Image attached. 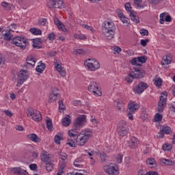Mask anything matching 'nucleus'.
Instances as JSON below:
<instances>
[{
  "label": "nucleus",
  "mask_w": 175,
  "mask_h": 175,
  "mask_svg": "<svg viewBox=\"0 0 175 175\" xmlns=\"http://www.w3.org/2000/svg\"><path fill=\"white\" fill-rule=\"evenodd\" d=\"M167 92H163L161 96H160L159 101L158 103L157 111L159 113H163V110L166 107V100H167Z\"/></svg>",
  "instance_id": "nucleus-7"
},
{
  "label": "nucleus",
  "mask_w": 175,
  "mask_h": 175,
  "mask_svg": "<svg viewBox=\"0 0 175 175\" xmlns=\"http://www.w3.org/2000/svg\"><path fill=\"white\" fill-rule=\"evenodd\" d=\"M139 139L135 137H131L130 140L129 141V147L131 150H135L139 147Z\"/></svg>",
  "instance_id": "nucleus-16"
},
{
  "label": "nucleus",
  "mask_w": 175,
  "mask_h": 175,
  "mask_svg": "<svg viewBox=\"0 0 175 175\" xmlns=\"http://www.w3.org/2000/svg\"><path fill=\"white\" fill-rule=\"evenodd\" d=\"M130 64H131V65H135L136 66H142V64H139L137 57H134L133 59L130 60Z\"/></svg>",
  "instance_id": "nucleus-42"
},
{
  "label": "nucleus",
  "mask_w": 175,
  "mask_h": 175,
  "mask_svg": "<svg viewBox=\"0 0 175 175\" xmlns=\"http://www.w3.org/2000/svg\"><path fill=\"white\" fill-rule=\"evenodd\" d=\"M64 5V0H50L49 3V9H59Z\"/></svg>",
  "instance_id": "nucleus-14"
},
{
  "label": "nucleus",
  "mask_w": 175,
  "mask_h": 175,
  "mask_svg": "<svg viewBox=\"0 0 175 175\" xmlns=\"http://www.w3.org/2000/svg\"><path fill=\"white\" fill-rule=\"evenodd\" d=\"M62 125L63 126H69V125H70V116L68 115L67 117L64 118L62 120Z\"/></svg>",
  "instance_id": "nucleus-29"
},
{
  "label": "nucleus",
  "mask_w": 175,
  "mask_h": 175,
  "mask_svg": "<svg viewBox=\"0 0 175 175\" xmlns=\"http://www.w3.org/2000/svg\"><path fill=\"white\" fill-rule=\"evenodd\" d=\"M104 171L105 173L109 175H118L119 170L117 165L111 166V165H105L104 167Z\"/></svg>",
  "instance_id": "nucleus-13"
},
{
  "label": "nucleus",
  "mask_w": 175,
  "mask_h": 175,
  "mask_svg": "<svg viewBox=\"0 0 175 175\" xmlns=\"http://www.w3.org/2000/svg\"><path fill=\"white\" fill-rule=\"evenodd\" d=\"M59 158L63 161L62 163H65V161L68 159V154H66V153L60 152Z\"/></svg>",
  "instance_id": "nucleus-40"
},
{
  "label": "nucleus",
  "mask_w": 175,
  "mask_h": 175,
  "mask_svg": "<svg viewBox=\"0 0 175 175\" xmlns=\"http://www.w3.org/2000/svg\"><path fill=\"white\" fill-rule=\"evenodd\" d=\"M1 5L3 6L6 10H10L12 8H13V5L12 3H8L5 1L1 3Z\"/></svg>",
  "instance_id": "nucleus-36"
},
{
  "label": "nucleus",
  "mask_w": 175,
  "mask_h": 175,
  "mask_svg": "<svg viewBox=\"0 0 175 175\" xmlns=\"http://www.w3.org/2000/svg\"><path fill=\"white\" fill-rule=\"evenodd\" d=\"M146 165H155V159H148L146 160Z\"/></svg>",
  "instance_id": "nucleus-55"
},
{
  "label": "nucleus",
  "mask_w": 175,
  "mask_h": 175,
  "mask_svg": "<svg viewBox=\"0 0 175 175\" xmlns=\"http://www.w3.org/2000/svg\"><path fill=\"white\" fill-rule=\"evenodd\" d=\"M100 161L101 162L103 163V162H106V158H107V154L105 152H101L100 154Z\"/></svg>",
  "instance_id": "nucleus-48"
},
{
  "label": "nucleus",
  "mask_w": 175,
  "mask_h": 175,
  "mask_svg": "<svg viewBox=\"0 0 175 175\" xmlns=\"http://www.w3.org/2000/svg\"><path fill=\"white\" fill-rule=\"evenodd\" d=\"M19 172H18V175H27L28 174V172L25 170H23L21 167H19Z\"/></svg>",
  "instance_id": "nucleus-56"
},
{
  "label": "nucleus",
  "mask_w": 175,
  "mask_h": 175,
  "mask_svg": "<svg viewBox=\"0 0 175 175\" xmlns=\"http://www.w3.org/2000/svg\"><path fill=\"white\" fill-rule=\"evenodd\" d=\"M147 88H148V84H147V83L140 81L134 88H133V91L134 94L142 95Z\"/></svg>",
  "instance_id": "nucleus-9"
},
{
  "label": "nucleus",
  "mask_w": 175,
  "mask_h": 175,
  "mask_svg": "<svg viewBox=\"0 0 175 175\" xmlns=\"http://www.w3.org/2000/svg\"><path fill=\"white\" fill-rule=\"evenodd\" d=\"M154 84L156 87H161L162 85V79L161 78H155L154 80Z\"/></svg>",
  "instance_id": "nucleus-39"
},
{
  "label": "nucleus",
  "mask_w": 175,
  "mask_h": 175,
  "mask_svg": "<svg viewBox=\"0 0 175 175\" xmlns=\"http://www.w3.org/2000/svg\"><path fill=\"white\" fill-rule=\"evenodd\" d=\"M150 3H152V5H158L159 3H161L162 1L163 0H148Z\"/></svg>",
  "instance_id": "nucleus-58"
},
{
  "label": "nucleus",
  "mask_w": 175,
  "mask_h": 175,
  "mask_svg": "<svg viewBox=\"0 0 175 175\" xmlns=\"http://www.w3.org/2000/svg\"><path fill=\"white\" fill-rule=\"evenodd\" d=\"M127 109V116L128 118L131 120L133 121V113L140 109V105H139L135 102L131 103L129 104Z\"/></svg>",
  "instance_id": "nucleus-8"
},
{
  "label": "nucleus",
  "mask_w": 175,
  "mask_h": 175,
  "mask_svg": "<svg viewBox=\"0 0 175 175\" xmlns=\"http://www.w3.org/2000/svg\"><path fill=\"white\" fill-rule=\"evenodd\" d=\"M103 29L116 31V25H114V23H113V22H109L107 21H105L103 24Z\"/></svg>",
  "instance_id": "nucleus-19"
},
{
  "label": "nucleus",
  "mask_w": 175,
  "mask_h": 175,
  "mask_svg": "<svg viewBox=\"0 0 175 175\" xmlns=\"http://www.w3.org/2000/svg\"><path fill=\"white\" fill-rule=\"evenodd\" d=\"M29 169H30V170H37L38 165H36V164H30L29 165Z\"/></svg>",
  "instance_id": "nucleus-64"
},
{
  "label": "nucleus",
  "mask_w": 175,
  "mask_h": 175,
  "mask_svg": "<svg viewBox=\"0 0 175 175\" xmlns=\"http://www.w3.org/2000/svg\"><path fill=\"white\" fill-rule=\"evenodd\" d=\"M123 157H124V155H122V154H118V156L116 157L117 163H121L122 162Z\"/></svg>",
  "instance_id": "nucleus-54"
},
{
  "label": "nucleus",
  "mask_w": 175,
  "mask_h": 175,
  "mask_svg": "<svg viewBox=\"0 0 175 175\" xmlns=\"http://www.w3.org/2000/svg\"><path fill=\"white\" fill-rule=\"evenodd\" d=\"M68 135L69 137H77L79 134L76 133V130H69L68 132Z\"/></svg>",
  "instance_id": "nucleus-37"
},
{
  "label": "nucleus",
  "mask_w": 175,
  "mask_h": 175,
  "mask_svg": "<svg viewBox=\"0 0 175 175\" xmlns=\"http://www.w3.org/2000/svg\"><path fill=\"white\" fill-rule=\"evenodd\" d=\"M26 61L27 62L25 64V66H26V68H28V65H30L31 68H33L35 66V64H36V60L33 57H32V55L27 57Z\"/></svg>",
  "instance_id": "nucleus-20"
},
{
  "label": "nucleus",
  "mask_w": 175,
  "mask_h": 175,
  "mask_svg": "<svg viewBox=\"0 0 175 175\" xmlns=\"http://www.w3.org/2000/svg\"><path fill=\"white\" fill-rule=\"evenodd\" d=\"M92 136V130L91 129H85L82 130L77 137V145L79 147L85 146V144Z\"/></svg>",
  "instance_id": "nucleus-1"
},
{
  "label": "nucleus",
  "mask_w": 175,
  "mask_h": 175,
  "mask_svg": "<svg viewBox=\"0 0 175 175\" xmlns=\"http://www.w3.org/2000/svg\"><path fill=\"white\" fill-rule=\"evenodd\" d=\"M154 121L155 122H159V121H162V115L159 113H157L154 116Z\"/></svg>",
  "instance_id": "nucleus-47"
},
{
  "label": "nucleus",
  "mask_w": 175,
  "mask_h": 175,
  "mask_svg": "<svg viewBox=\"0 0 175 175\" xmlns=\"http://www.w3.org/2000/svg\"><path fill=\"white\" fill-rule=\"evenodd\" d=\"M165 16H166V12H163L160 14V20H159L160 24H165Z\"/></svg>",
  "instance_id": "nucleus-46"
},
{
  "label": "nucleus",
  "mask_w": 175,
  "mask_h": 175,
  "mask_svg": "<svg viewBox=\"0 0 175 175\" xmlns=\"http://www.w3.org/2000/svg\"><path fill=\"white\" fill-rule=\"evenodd\" d=\"M115 106L119 111H122L124 110V103L122 101H115Z\"/></svg>",
  "instance_id": "nucleus-31"
},
{
  "label": "nucleus",
  "mask_w": 175,
  "mask_h": 175,
  "mask_svg": "<svg viewBox=\"0 0 175 175\" xmlns=\"http://www.w3.org/2000/svg\"><path fill=\"white\" fill-rule=\"evenodd\" d=\"M54 23L55 25L59 28V29H62L63 32H65L66 31V29H65V26H64V24H62V22L59 21L58 18H54Z\"/></svg>",
  "instance_id": "nucleus-23"
},
{
  "label": "nucleus",
  "mask_w": 175,
  "mask_h": 175,
  "mask_svg": "<svg viewBox=\"0 0 175 175\" xmlns=\"http://www.w3.org/2000/svg\"><path fill=\"white\" fill-rule=\"evenodd\" d=\"M41 161L44 162L45 163L47 162H50L49 160L50 159V154L47 152H43L40 155Z\"/></svg>",
  "instance_id": "nucleus-25"
},
{
  "label": "nucleus",
  "mask_w": 175,
  "mask_h": 175,
  "mask_svg": "<svg viewBox=\"0 0 175 175\" xmlns=\"http://www.w3.org/2000/svg\"><path fill=\"white\" fill-rule=\"evenodd\" d=\"M139 33H141L142 36H148V30L145 29H140Z\"/></svg>",
  "instance_id": "nucleus-51"
},
{
  "label": "nucleus",
  "mask_w": 175,
  "mask_h": 175,
  "mask_svg": "<svg viewBox=\"0 0 175 175\" xmlns=\"http://www.w3.org/2000/svg\"><path fill=\"white\" fill-rule=\"evenodd\" d=\"M161 162L163 165H165V166H173L174 165V161L167 159H161Z\"/></svg>",
  "instance_id": "nucleus-28"
},
{
  "label": "nucleus",
  "mask_w": 175,
  "mask_h": 175,
  "mask_svg": "<svg viewBox=\"0 0 175 175\" xmlns=\"http://www.w3.org/2000/svg\"><path fill=\"white\" fill-rule=\"evenodd\" d=\"M76 143L77 144V137H68L67 138V146L70 147H76Z\"/></svg>",
  "instance_id": "nucleus-21"
},
{
  "label": "nucleus",
  "mask_w": 175,
  "mask_h": 175,
  "mask_svg": "<svg viewBox=\"0 0 175 175\" xmlns=\"http://www.w3.org/2000/svg\"><path fill=\"white\" fill-rule=\"evenodd\" d=\"M33 49H42V42L40 38L33 39Z\"/></svg>",
  "instance_id": "nucleus-27"
},
{
  "label": "nucleus",
  "mask_w": 175,
  "mask_h": 175,
  "mask_svg": "<svg viewBox=\"0 0 175 175\" xmlns=\"http://www.w3.org/2000/svg\"><path fill=\"white\" fill-rule=\"evenodd\" d=\"M130 16L131 17L132 21L136 23L137 24L140 23L139 17L135 14V12H130Z\"/></svg>",
  "instance_id": "nucleus-34"
},
{
  "label": "nucleus",
  "mask_w": 175,
  "mask_h": 175,
  "mask_svg": "<svg viewBox=\"0 0 175 175\" xmlns=\"http://www.w3.org/2000/svg\"><path fill=\"white\" fill-rule=\"evenodd\" d=\"M75 52L77 54H81L82 55H85V50L83 49H76Z\"/></svg>",
  "instance_id": "nucleus-59"
},
{
  "label": "nucleus",
  "mask_w": 175,
  "mask_h": 175,
  "mask_svg": "<svg viewBox=\"0 0 175 175\" xmlns=\"http://www.w3.org/2000/svg\"><path fill=\"white\" fill-rule=\"evenodd\" d=\"M48 39L49 40H54L55 39V34L54 33H50Z\"/></svg>",
  "instance_id": "nucleus-63"
},
{
  "label": "nucleus",
  "mask_w": 175,
  "mask_h": 175,
  "mask_svg": "<svg viewBox=\"0 0 175 175\" xmlns=\"http://www.w3.org/2000/svg\"><path fill=\"white\" fill-rule=\"evenodd\" d=\"M88 91L92 92L95 96H102V92L99 90L98 84L96 82H92L88 86Z\"/></svg>",
  "instance_id": "nucleus-11"
},
{
  "label": "nucleus",
  "mask_w": 175,
  "mask_h": 175,
  "mask_svg": "<svg viewBox=\"0 0 175 175\" xmlns=\"http://www.w3.org/2000/svg\"><path fill=\"white\" fill-rule=\"evenodd\" d=\"M46 69V64L42 63V62H39V65H38L36 68V70L38 73H43V71Z\"/></svg>",
  "instance_id": "nucleus-26"
},
{
  "label": "nucleus",
  "mask_w": 175,
  "mask_h": 175,
  "mask_svg": "<svg viewBox=\"0 0 175 175\" xmlns=\"http://www.w3.org/2000/svg\"><path fill=\"white\" fill-rule=\"evenodd\" d=\"M59 96H57L55 94H49V103H53L55 102V100H57L58 99V98H59Z\"/></svg>",
  "instance_id": "nucleus-33"
},
{
  "label": "nucleus",
  "mask_w": 175,
  "mask_h": 175,
  "mask_svg": "<svg viewBox=\"0 0 175 175\" xmlns=\"http://www.w3.org/2000/svg\"><path fill=\"white\" fill-rule=\"evenodd\" d=\"M54 142L56 144H61V137L59 135H55L54 138Z\"/></svg>",
  "instance_id": "nucleus-61"
},
{
  "label": "nucleus",
  "mask_w": 175,
  "mask_h": 175,
  "mask_svg": "<svg viewBox=\"0 0 175 175\" xmlns=\"http://www.w3.org/2000/svg\"><path fill=\"white\" fill-rule=\"evenodd\" d=\"M119 18H120V20L123 23V24H128V23L129 22V18H128L124 14L122 16H119Z\"/></svg>",
  "instance_id": "nucleus-44"
},
{
  "label": "nucleus",
  "mask_w": 175,
  "mask_h": 175,
  "mask_svg": "<svg viewBox=\"0 0 175 175\" xmlns=\"http://www.w3.org/2000/svg\"><path fill=\"white\" fill-rule=\"evenodd\" d=\"M124 8L126 12H129V13H135V11L132 10V6L131 5V3H126L124 5Z\"/></svg>",
  "instance_id": "nucleus-38"
},
{
  "label": "nucleus",
  "mask_w": 175,
  "mask_h": 175,
  "mask_svg": "<svg viewBox=\"0 0 175 175\" xmlns=\"http://www.w3.org/2000/svg\"><path fill=\"white\" fill-rule=\"evenodd\" d=\"M84 65L89 70H92V72H95V70H98L100 68L99 62L94 58H88L84 62Z\"/></svg>",
  "instance_id": "nucleus-3"
},
{
  "label": "nucleus",
  "mask_w": 175,
  "mask_h": 175,
  "mask_svg": "<svg viewBox=\"0 0 175 175\" xmlns=\"http://www.w3.org/2000/svg\"><path fill=\"white\" fill-rule=\"evenodd\" d=\"M27 117H31V118L36 122L42 121V114H40V112L36 109H32L31 107L27 109Z\"/></svg>",
  "instance_id": "nucleus-4"
},
{
  "label": "nucleus",
  "mask_w": 175,
  "mask_h": 175,
  "mask_svg": "<svg viewBox=\"0 0 175 175\" xmlns=\"http://www.w3.org/2000/svg\"><path fill=\"white\" fill-rule=\"evenodd\" d=\"M27 43H28V41H27V39L23 37L16 36L12 39V44H15V46L21 47V50H25Z\"/></svg>",
  "instance_id": "nucleus-6"
},
{
  "label": "nucleus",
  "mask_w": 175,
  "mask_h": 175,
  "mask_svg": "<svg viewBox=\"0 0 175 175\" xmlns=\"http://www.w3.org/2000/svg\"><path fill=\"white\" fill-rule=\"evenodd\" d=\"M55 68H56L57 72H59L62 77H65L66 76V70H65V68L62 67V66L57 64Z\"/></svg>",
  "instance_id": "nucleus-22"
},
{
  "label": "nucleus",
  "mask_w": 175,
  "mask_h": 175,
  "mask_svg": "<svg viewBox=\"0 0 175 175\" xmlns=\"http://www.w3.org/2000/svg\"><path fill=\"white\" fill-rule=\"evenodd\" d=\"M87 122V116L81 115L74 122V126L76 128H80L83 124Z\"/></svg>",
  "instance_id": "nucleus-15"
},
{
  "label": "nucleus",
  "mask_w": 175,
  "mask_h": 175,
  "mask_svg": "<svg viewBox=\"0 0 175 175\" xmlns=\"http://www.w3.org/2000/svg\"><path fill=\"white\" fill-rule=\"evenodd\" d=\"M58 104H59V110H65L66 107H65V105H64V101L60 100H59Z\"/></svg>",
  "instance_id": "nucleus-57"
},
{
  "label": "nucleus",
  "mask_w": 175,
  "mask_h": 175,
  "mask_svg": "<svg viewBox=\"0 0 175 175\" xmlns=\"http://www.w3.org/2000/svg\"><path fill=\"white\" fill-rule=\"evenodd\" d=\"M46 128L49 129L51 132L53 131V120L51 119H47L46 120Z\"/></svg>",
  "instance_id": "nucleus-35"
},
{
  "label": "nucleus",
  "mask_w": 175,
  "mask_h": 175,
  "mask_svg": "<svg viewBox=\"0 0 175 175\" xmlns=\"http://www.w3.org/2000/svg\"><path fill=\"white\" fill-rule=\"evenodd\" d=\"M148 42H150V40H148V38H147L146 40H141L140 44L143 46V47H146V46H147V43H148Z\"/></svg>",
  "instance_id": "nucleus-60"
},
{
  "label": "nucleus",
  "mask_w": 175,
  "mask_h": 175,
  "mask_svg": "<svg viewBox=\"0 0 175 175\" xmlns=\"http://www.w3.org/2000/svg\"><path fill=\"white\" fill-rule=\"evenodd\" d=\"M170 64H172V61L167 57L161 61V65H169Z\"/></svg>",
  "instance_id": "nucleus-53"
},
{
  "label": "nucleus",
  "mask_w": 175,
  "mask_h": 175,
  "mask_svg": "<svg viewBox=\"0 0 175 175\" xmlns=\"http://www.w3.org/2000/svg\"><path fill=\"white\" fill-rule=\"evenodd\" d=\"M138 63L140 62L141 64H146L147 62V59L146 56L138 57Z\"/></svg>",
  "instance_id": "nucleus-49"
},
{
  "label": "nucleus",
  "mask_w": 175,
  "mask_h": 175,
  "mask_svg": "<svg viewBox=\"0 0 175 175\" xmlns=\"http://www.w3.org/2000/svg\"><path fill=\"white\" fill-rule=\"evenodd\" d=\"M27 79H28L27 71H25V70H21L18 75V82L16 83V87H21Z\"/></svg>",
  "instance_id": "nucleus-12"
},
{
  "label": "nucleus",
  "mask_w": 175,
  "mask_h": 175,
  "mask_svg": "<svg viewBox=\"0 0 175 175\" xmlns=\"http://www.w3.org/2000/svg\"><path fill=\"white\" fill-rule=\"evenodd\" d=\"M64 169H65V163H62V165L60 166L57 175H62L64 174Z\"/></svg>",
  "instance_id": "nucleus-45"
},
{
  "label": "nucleus",
  "mask_w": 175,
  "mask_h": 175,
  "mask_svg": "<svg viewBox=\"0 0 175 175\" xmlns=\"http://www.w3.org/2000/svg\"><path fill=\"white\" fill-rule=\"evenodd\" d=\"M3 32H5V33L3 34L4 40H6L7 42H10V40L13 39V32H14V31L10 29L3 30Z\"/></svg>",
  "instance_id": "nucleus-18"
},
{
  "label": "nucleus",
  "mask_w": 175,
  "mask_h": 175,
  "mask_svg": "<svg viewBox=\"0 0 175 175\" xmlns=\"http://www.w3.org/2000/svg\"><path fill=\"white\" fill-rule=\"evenodd\" d=\"M146 75L144 70H139L137 68H133L128 76L124 78L125 81L128 84H131L133 82V79L139 80V79H143Z\"/></svg>",
  "instance_id": "nucleus-2"
},
{
  "label": "nucleus",
  "mask_w": 175,
  "mask_h": 175,
  "mask_svg": "<svg viewBox=\"0 0 175 175\" xmlns=\"http://www.w3.org/2000/svg\"><path fill=\"white\" fill-rule=\"evenodd\" d=\"M74 166H75L76 167H82L83 166H84V162L81 159L78 158L75 159L74 162Z\"/></svg>",
  "instance_id": "nucleus-30"
},
{
  "label": "nucleus",
  "mask_w": 175,
  "mask_h": 175,
  "mask_svg": "<svg viewBox=\"0 0 175 175\" xmlns=\"http://www.w3.org/2000/svg\"><path fill=\"white\" fill-rule=\"evenodd\" d=\"M46 165V169L47 170V172H51L53 169V165L51 162L48 161L46 163H45Z\"/></svg>",
  "instance_id": "nucleus-41"
},
{
  "label": "nucleus",
  "mask_w": 175,
  "mask_h": 175,
  "mask_svg": "<svg viewBox=\"0 0 175 175\" xmlns=\"http://www.w3.org/2000/svg\"><path fill=\"white\" fill-rule=\"evenodd\" d=\"M165 135H172V129L167 126H162L160 129V131L157 135V139H163L165 137Z\"/></svg>",
  "instance_id": "nucleus-10"
},
{
  "label": "nucleus",
  "mask_w": 175,
  "mask_h": 175,
  "mask_svg": "<svg viewBox=\"0 0 175 175\" xmlns=\"http://www.w3.org/2000/svg\"><path fill=\"white\" fill-rule=\"evenodd\" d=\"M29 32L33 35H42V30L39 29H36V27L29 29Z\"/></svg>",
  "instance_id": "nucleus-32"
},
{
  "label": "nucleus",
  "mask_w": 175,
  "mask_h": 175,
  "mask_svg": "<svg viewBox=\"0 0 175 175\" xmlns=\"http://www.w3.org/2000/svg\"><path fill=\"white\" fill-rule=\"evenodd\" d=\"M162 150L163 151H172V145L165 144L162 146Z\"/></svg>",
  "instance_id": "nucleus-43"
},
{
  "label": "nucleus",
  "mask_w": 175,
  "mask_h": 175,
  "mask_svg": "<svg viewBox=\"0 0 175 175\" xmlns=\"http://www.w3.org/2000/svg\"><path fill=\"white\" fill-rule=\"evenodd\" d=\"M46 23H47V19H46V18H40L38 21V24L40 25H42V27H44V25H46Z\"/></svg>",
  "instance_id": "nucleus-52"
},
{
  "label": "nucleus",
  "mask_w": 175,
  "mask_h": 175,
  "mask_svg": "<svg viewBox=\"0 0 175 175\" xmlns=\"http://www.w3.org/2000/svg\"><path fill=\"white\" fill-rule=\"evenodd\" d=\"M128 128H126V122L125 120H121L117 124V132L119 136L124 137V136H126L129 132Z\"/></svg>",
  "instance_id": "nucleus-5"
},
{
  "label": "nucleus",
  "mask_w": 175,
  "mask_h": 175,
  "mask_svg": "<svg viewBox=\"0 0 175 175\" xmlns=\"http://www.w3.org/2000/svg\"><path fill=\"white\" fill-rule=\"evenodd\" d=\"M52 94L53 95H56L57 96H61V95H59V90L57 88H52Z\"/></svg>",
  "instance_id": "nucleus-50"
},
{
  "label": "nucleus",
  "mask_w": 175,
  "mask_h": 175,
  "mask_svg": "<svg viewBox=\"0 0 175 175\" xmlns=\"http://www.w3.org/2000/svg\"><path fill=\"white\" fill-rule=\"evenodd\" d=\"M75 36L76 39H79L80 40L86 39L85 36H84L83 34H76Z\"/></svg>",
  "instance_id": "nucleus-62"
},
{
  "label": "nucleus",
  "mask_w": 175,
  "mask_h": 175,
  "mask_svg": "<svg viewBox=\"0 0 175 175\" xmlns=\"http://www.w3.org/2000/svg\"><path fill=\"white\" fill-rule=\"evenodd\" d=\"M103 33L104 36H105L106 39H108V40H111V39L114 38V35H116V30H107L103 29Z\"/></svg>",
  "instance_id": "nucleus-17"
},
{
  "label": "nucleus",
  "mask_w": 175,
  "mask_h": 175,
  "mask_svg": "<svg viewBox=\"0 0 175 175\" xmlns=\"http://www.w3.org/2000/svg\"><path fill=\"white\" fill-rule=\"evenodd\" d=\"M28 139L34 143H40V138L35 133H31L27 135Z\"/></svg>",
  "instance_id": "nucleus-24"
}]
</instances>
